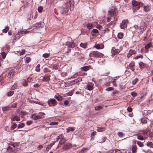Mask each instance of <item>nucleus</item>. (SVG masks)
<instances>
[{
    "label": "nucleus",
    "instance_id": "obj_1",
    "mask_svg": "<svg viewBox=\"0 0 153 153\" xmlns=\"http://www.w3.org/2000/svg\"><path fill=\"white\" fill-rule=\"evenodd\" d=\"M108 13L109 15V16H108L107 19V21L109 22L111 20L112 17H113V20L111 22V24H114L115 23V22L117 20V18L116 16V12L115 10L111 9L108 11Z\"/></svg>",
    "mask_w": 153,
    "mask_h": 153
},
{
    "label": "nucleus",
    "instance_id": "obj_2",
    "mask_svg": "<svg viewBox=\"0 0 153 153\" xmlns=\"http://www.w3.org/2000/svg\"><path fill=\"white\" fill-rule=\"evenodd\" d=\"M132 2L133 6L136 7L137 10L139 9L140 7L142 6L143 5V3L137 1L135 0L132 1Z\"/></svg>",
    "mask_w": 153,
    "mask_h": 153
},
{
    "label": "nucleus",
    "instance_id": "obj_3",
    "mask_svg": "<svg viewBox=\"0 0 153 153\" xmlns=\"http://www.w3.org/2000/svg\"><path fill=\"white\" fill-rule=\"evenodd\" d=\"M74 4V3L73 0H68L64 6L68 9L69 7H70L71 6L72 7Z\"/></svg>",
    "mask_w": 153,
    "mask_h": 153
},
{
    "label": "nucleus",
    "instance_id": "obj_4",
    "mask_svg": "<svg viewBox=\"0 0 153 153\" xmlns=\"http://www.w3.org/2000/svg\"><path fill=\"white\" fill-rule=\"evenodd\" d=\"M56 101L54 99H50L48 101V103L50 106H54L56 105Z\"/></svg>",
    "mask_w": 153,
    "mask_h": 153
},
{
    "label": "nucleus",
    "instance_id": "obj_5",
    "mask_svg": "<svg viewBox=\"0 0 153 153\" xmlns=\"http://www.w3.org/2000/svg\"><path fill=\"white\" fill-rule=\"evenodd\" d=\"M92 53L94 56L97 58H101L104 56L101 53L97 51H94Z\"/></svg>",
    "mask_w": 153,
    "mask_h": 153
},
{
    "label": "nucleus",
    "instance_id": "obj_6",
    "mask_svg": "<svg viewBox=\"0 0 153 153\" xmlns=\"http://www.w3.org/2000/svg\"><path fill=\"white\" fill-rule=\"evenodd\" d=\"M39 114H40V115H38L36 114H33L32 115L33 118L35 120H39L42 118V116L44 115V113L42 112L39 113Z\"/></svg>",
    "mask_w": 153,
    "mask_h": 153
},
{
    "label": "nucleus",
    "instance_id": "obj_7",
    "mask_svg": "<svg viewBox=\"0 0 153 153\" xmlns=\"http://www.w3.org/2000/svg\"><path fill=\"white\" fill-rule=\"evenodd\" d=\"M128 22V21L127 19L123 20L120 26L121 28L123 29H125L126 27L127 26V23Z\"/></svg>",
    "mask_w": 153,
    "mask_h": 153
},
{
    "label": "nucleus",
    "instance_id": "obj_8",
    "mask_svg": "<svg viewBox=\"0 0 153 153\" xmlns=\"http://www.w3.org/2000/svg\"><path fill=\"white\" fill-rule=\"evenodd\" d=\"M120 50L118 49H116L115 48L113 47L112 49L111 53L112 56H114L115 54L118 53L120 52Z\"/></svg>",
    "mask_w": 153,
    "mask_h": 153
},
{
    "label": "nucleus",
    "instance_id": "obj_9",
    "mask_svg": "<svg viewBox=\"0 0 153 153\" xmlns=\"http://www.w3.org/2000/svg\"><path fill=\"white\" fill-rule=\"evenodd\" d=\"M50 77L51 76L50 75H46L45 76H41L40 79L43 81L47 82L50 79Z\"/></svg>",
    "mask_w": 153,
    "mask_h": 153
},
{
    "label": "nucleus",
    "instance_id": "obj_10",
    "mask_svg": "<svg viewBox=\"0 0 153 153\" xmlns=\"http://www.w3.org/2000/svg\"><path fill=\"white\" fill-rule=\"evenodd\" d=\"M59 10L62 14H65L68 12V9L64 6L62 7H60Z\"/></svg>",
    "mask_w": 153,
    "mask_h": 153
},
{
    "label": "nucleus",
    "instance_id": "obj_11",
    "mask_svg": "<svg viewBox=\"0 0 153 153\" xmlns=\"http://www.w3.org/2000/svg\"><path fill=\"white\" fill-rule=\"evenodd\" d=\"M72 147V144L70 143H67L64 145L63 148L65 150H67L70 149Z\"/></svg>",
    "mask_w": 153,
    "mask_h": 153
},
{
    "label": "nucleus",
    "instance_id": "obj_12",
    "mask_svg": "<svg viewBox=\"0 0 153 153\" xmlns=\"http://www.w3.org/2000/svg\"><path fill=\"white\" fill-rule=\"evenodd\" d=\"M134 66L135 62H131L128 65L129 68L133 71L134 70Z\"/></svg>",
    "mask_w": 153,
    "mask_h": 153
},
{
    "label": "nucleus",
    "instance_id": "obj_13",
    "mask_svg": "<svg viewBox=\"0 0 153 153\" xmlns=\"http://www.w3.org/2000/svg\"><path fill=\"white\" fill-rule=\"evenodd\" d=\"M136 53V51L134 50H130L128 54H127V57L128 58L129 57H130L131 55H132L133 54H134L135 53Z\"/></svg>",
    "mask_w": 153,
    "mask_h": 153
},
{
    "label": "nucleus",
    "instance_id": "obj_14",
    "mask_svg": "<svg viewBox=\"0 0 153 153\" xmlns=\"http://www.w3.org/2000/svg\"><path fill=\"white\" fill-rule=\"evenodd\" d=\"M14 71L13 70H11L8 73L7 77L9 78H11L13 77Z\"/></svg>",
    "mask_w": 153,
    "mask_h": 153
},
{
    "label": "nucleus",
    "instance_id": "obj_15",
    "mask_svg": "<svg viewBox=\"0 0 153 153\" xmlns=\"http://www.w3.org/2000/svg\"><path fill=\"white\" fill-rule=\"evenodd\" d=\"M67 43V45H68L71 48H74L76 45L73 42H68Z\"/></svg>",
    "mask_w": 153,
    "mask_h": 153
},
{
    "label": "nucleus",
    "instance_id": "obj_16",
    "mask_svg": "<svg viewBox=\"0 0 153 153\" xmlns=\"http://www.w3.org/2000/svg\"><path fill=\"white\" fill-rule=\"evenodd\" d=\"M131 149L132 153H136L137 148L136 146L133 145Z\"/></svg>",
    "mask_w": 153,
    "mask_h": 153
},
{
    "label": "nucleus",
    "instance_id": "obj_17",
    "mask_svg": "<svg viewBox=\"0 0 153 153\" xmlns=\"http://www.w3.org/2000/svg\"><path fill=\"white\" fill-rule=\"evenodd\" d=\"M11 109V107H10V106L4 107L2 108V110L3 111H5L7 110H9Z\"/></svg>",
    "mask_w": 153,
    "mask_h": 153
},
{
    "label": "nucleus",
    "instance_id": "obj_18",
    "mask_svg": "<svg viewBox=\"0 0 153 153\" xmlns=\"http://www.w3.org/2000/svg\"><path fill=\"white\" fill-rule=\"evenodd\" d=\"M105 129L106 128L104 127H99L97 128V130L98 132H101L105 131Z\"/></svg>",
    "mask_w": 153,
    "mask_h": 153
},
{
    "label": "nucleus",
    "instance_id": "obj_19",
    "mask_svg": "<svg viewBox=\"0 0 153 153\" xmlns=\"http://www.w3.org/2000/svg\"><path fill=\"white\" fill-rule=\"evenodd\" d=\"M11 120L12 121H14L15 120L19 121L20 120V118L18 116H14L12 118H11Z\"/></svg>",
    "mask_w": 153,
    "mask_h": 153
},
{
    "label": "nucleus",
    "instance_id": "obj_20",
    "mask_svg": "<svg viewBox=\"0 0 153 153\" xmlns=\"http://www.w3.org/2000/svg\"><path fill=\"white\" fill-rule=\"evenodd\" d=\"M14 91L11 90L10 91H8L7 93V95L8 96L10 97L12 96L14 94Z\"/></svg>",
    "mask_w": 153,
    "mask_h": 153
},
{
    "label": "nucleus",
    "instance_id": "obj_21",
    "mask_svg": "<svg viewBox=\"0 0 153 153\" xmlns=\"http://www.w3.org/2000/svg\"><path fill=\"white\" fill-rule=\"evenodd\" d=\"M146 145L150 148H153V143L152 142L148 141L146 143Z\"/></svg>",
    "mask_w": 153,
    "mask_h": 153
},
{
    "label": "nucleus",
    "instance_id": "obj_22",
    "mask_svg": "<svg viewBox=\"0 0 153 153\" xmlns=\"http://www.w3.org/2000/svg\"><path fill=\"white\" fill-rule=\"evenodd\" d=\"M74 130V128L73 127H69L67 128L66 129V132L68 133L70 131H73Z\"/></svg>",
    "mask_w": 153,
    "mask_h": 153
},
{
    "label": "nucleus",
    "instance_id": "obj_23",
    "mask_svg": "<svg viewBox=\"0 0 153 153\" xmlns=\"http://www.w3.org/2000/svg\"><path fill=\"white\" fill-rule=\"evenodd\" d=\"M88 149V148H84L79 152V153H83L86 152Z\"/></svg>",
    "mask_w": 153,
    "mask_h": 153
},
{
    "label": "nucleus",
    "instance_id": "obj_24",
    "mask_svg": "<svg viewBox=\"0 0 153 153\" xmlns=\"http://www.w3.org/2000/svg\"><path fill=\"white\" fill-rule=\"evenodd\" d=\"M80 45L81 47L85 48L87 47V43H81L80 44Z\"/></svg>",
    "mask_w": 153,
    "mask_h": 153
},
{
    "label": "nucleus",
    "instance_id": "obj_25",
    "mask_svg": "<svg viewBox=\"0 0 153 153\" xmlns=\"http://www.w3.org/2000/svg\"><path fill=\"white\" fill-rule=\"evenodd\" d=\"M144 11L145 12H148L149 11L150 8L148 5L144 7Z\"/></svg>",
    "mask_w": 153,
    "mask_h": 153
},
{
    "label": "nucleus",
    "instance_id": "obj_26",
    "mask_svg": "<svg viewBox=\"0 0 153 153\" xmlns=\"http://www.w3.org/2000/svg\"><path fill=\"white\" fill-rule=\"evenodd\" d=\"M9 27L8 26H7L5 28L2 30V32L4 33H7L9 30Z\"/></svg>",
    "mask_w": 153,
    "mask_h": 153
},
{
    "label": "nucleus",
    "instance_id": "obj_27",
    "mask_svg": "<svg viewBox=\"0 0 153 153\" xmlns=\"http://www.w3.org/2000/svg\"><path fill=\"white\" fill-rule=\"evenodd\" d=\"M86 26L88 29H90L92 28L93 25L91 23H88L87 24Z\"/></svg>",
    "mask_w": 153,
    "mask_h": 153
},
{
    "label": "nucleus",
    "instance_id": "obj_28",
    "mask_svg": "<svg viewBox=\"0 0 153 153\" xmlns=\"http://www.w3.org/2000/svg\"><path fill=\"white\" fill-rule=\"evenodd\" d=\"M17 87V85L15 83L11 87V90L12 91L14 90Z\"/></svg>",
    "mask_w": 153,
    "mask_h": 153
},
{
    "label": "nucleus",
    "instance_id": "obj_29",
    "mask_svg": "<svg viewBox=\"0 0 153 153\" xmlns=\"http://www.w3.org/2000/svg\"><path fill=\"white\" fill-rule=\"evenodd\" d=\"M89 67L88 66H85L83 67L82 68V70L84 71H87L88 70Z\"/></svg>",
    "mask_w": 153,
    "mask_h": 153
},
{
    "label": "nucleus",
    "instance_id": "obj_30",
    "mask_svg": "<svg viewBox=\"0 0 153 153\" xmlns=\"http://www.w3.org/2000/svg\"><path fill=\"white\" fill-rule=\"evenodd\" d=\"M123 37V34L122 33H118L117 37L119 39H122Z\"/></svg>",
    "mask_w": 153,
    "mask_h": 153
},
{
    "label": "nucleus",
    "instance_id": "obj_31",
    "mask_svg": "<svg viewBox=\"0 0 153 153\" xmlns=\"http://www.w3.org/2000/svg\"><path fill=\"white\" fill-rule=\"evenodd\" d=\"M152 45L151 43H149L146 45L145 46V48L146 49H149Z\"/></svg>",
    "mask_w": 153,
    "mask_h": 153
},
{
    "label": "nucleus",
    "instance_id": "obj_32",
    "mask_svg": "<svg viewBox=\"0 0 153 153\" xmlns=\"http://www.w3.org/2000/svg\"><path fill=\"white\" fill-rule=\"evenodd\" d=\"M137 145L140 147H143L144 146L143 144V143L140 141H137Z\"/></svg>",
    "mask_w": 153,
    "mask_h": 153
},
{
    "label": "nucleus",
    "instance_id": "obj_33",
    "mask_svg": "<svg viewBox=\"0 0 153 153\" xmlns=\"http://www.w3.org/2000/svg\"><path fill=\"white\" fill-rule=\"evenodd\" d=\"M55 98L59 101H60L62 100V98L61 96H58L55 97Z\"/></svg>",
    "mask_w": 153,
    "mask_h": 153
},
{
    "label": "nucleus",
    "instance_id": "obj_34",
    "mask_svg": "<svg viewBox=\"0 0 153 153\" xmlns=\"http://www.w3.org/2000/svg\"><path fill=\"white\" fill-rule=\"evenodd\" d=\"M87 89L89 90H92L93 88V86L91 85H88L87 86Z\"/></svg>",
    "mask_w": 153,
    "mask_h": 153
},
{
    "label": "nucleus",
    "instance_id": "obj_35",
    "mask_svg": "<svg viewBox=\"0 0 153 153\" xmlns=\"http://www.w3.org/2000/svg\"><path fill=\"white\" fill-rule=\"evenodd\" d=\"M144 66V64L143 62H140L139 63V67L140 68H143Z\"/></svg>",
    "mask_w": 153,
    "mask_h": 153
},
{
    "label": "nucleus",
    "instance_id": "obj_36",
    "mask_svg": "<svg viewBox=\"0 0 153 153\" xmlns=\"http://www.w3.org/2000/svg\"><path fill=\"white\" fill-rule=\"evenodd\" d=\"M1 54L3 59H4L6 57V53L5 52H3L1 53Z\"/></svg>",
    "mask_w": 153,
    "mask_h": 153
},
{
    "label": "nucleus",
    "instance_id": "obj_37",
    "mask_svg": "<svg viewBox=\"0 0 153 153\" xmlns=\"http://www.w3.org/2000/svg\"><path fill=\"white\" fill-rule=\"evenodd\" d=\"M101 139H102V140H99V143H103L105 141V138L104 137H102V138Z\"/></svg>",
    "mask_w": 153,
    "mask_h": 153
},
{
    "label": "nucleus",
    "instance_id": "obj_38",
    "mask_svg": "<svg viewBox=\"0 0 153 153\" xmlns=\"http://www.w3.org/2000/svg\"><path fill=\"white\" fill-rule=\"evenodd\" d=\"M66 141L65 139L60 140L59 143L60 144L62 145L64 143H65Z\"/></svg>",
    "mask_w": 153,
    "mask_h": 153
},
{
    "label": "nucleus",
    "instance_id": "obj_39",
    "mask_svg": "<svg viewBox=\"0 0 153 153\" xmlns=\"http://www.w3.org/2000/svg\"><path fill=\"white\" fill-rule=\"evenodd\" d=\"M24 126H25L24 123H21L19 124L18 128H23Z\"/></svg>",
    "mask_w": 153,
    "mask_h": 153
},
{
    "label": "nucleus",
    "instance_id": "obj_40",
    "mask_svg": "<svg viewBox=\"0 0 153 153\" xmlns=\"http://www.w3.org/2000/svg\"><path fill=\"white\" fill-rule=\"evenodd\" d=\"M78 82V81L77 79H74V80L71 81V84L72 85L75 84V83H77Z\"/></svg>",
    "mask_w": 153,
    "mask_h": 153
},
{
    "label": "nucleus",
    "instance_id": "obj_41",
    "mask_svg": "<svg viewBox=\"0 0 153 153\" xmlns=\"http://www.w3.org/2000/svg\"><path fill=\"white\" fill-rule=\"evenodd\" d=\"M95 110L98 111L99 110L102 109V107L98 105V106L95 107Z\"/></svg>",
    "mask_w": 153,
    "mask_h": 153
},
{
    "label": "nucleus",
    "instance_id": "obj_42",
    "mask_svg": "<svg viewBox=\"0 0 153 153\" xmlns=\"http://www.w3.org/2000/svg\"><path fill=\"white\" fill-rule=\"evenodd\" d=\"M17 126L16 124L15 123H13V125L12 126L11 128L12 129H14Z\"/></svg>",
    "mask_w": 153,
    "mask_h": 153
},
{
    "label": "nucleus",
    "instance_id": "obj_43",
    "mask_svg": "<svg viewBox=\"0 0 153 153\" xmlns=\"http://www.w3.org/2000/svg\"><path fill=\"white\" fill-rule=\"evenodd\" d=\"M58 124V122H53L50 123V124L51 125H57Z\"/></svg>",
    "mask_w": 153,
    "mask_h": 153
},
{
    "label": "nucleus",
    "instance_id": "obj_44",
    "mask_svg": "<svg viewBox=\"0 0 153 153\" xmlns=\"http://www.w3.org/2000/svg\"><path fill=\"white\" fill-rule=\"evenodd\" d=\"M31 61V58L29 57H27L25 59V62L28 63Z\"/></svg>",
    "mask_w": 153,
    "mask_h": 153
},
{
    "label": "nucleus",
    "instance_id": "obj_45",
    "mask_svg": "<svg viewBox=\"0 0 153 153\" xmlns=\"http://www.w3.org/2000/svg\"><path fill=\"white\" fill-rule=\"evenodd\" d=\"M43 8L42 6H40L38 8V10L39 13H41L42 12Z\"/></svg>",
    "mask_w": 153,
    "mask_h": 153
},
{
    "label": "nucleus",
    "instance_id": "obj_46",
    "mask_svg": "<svg viewBox=\"0 0 153 153\" xmlns=\"http://www.w3.org/2000/svg\"><path fill=\"white\" fill-rule=\"evenodd\" d=\"M22 84L23 86H26L28 85V84L26 81L24 80L22 82Z\"/></svg>",
    "mask_w": 153,
    "mask_h": 153
},
{
    "label": "nucleus",
    "instance_id": "obj_47",
    "mask_svg": "<svg viewBox=\"0 0 153 153\" xmlns=\"http://www.w3.org/2000/svg\"><path fill=\"white\" fill-rule=\"evenodd\" d=\"M137 138L140 140H143L144 139V138L143 136L141 135H138L137 137Z\"/></svg>",
    "mask_w": 153,
    "mask_h": 153
},
{
    "label": "nucleus",
    "instance_id": "obj_48",
    "mask_svg": "<svg viewBox=\"0 0 153 153\" xmlns=\"http://www.w3.org/2000/svg\"><path fill=\"white\" fill-rule=\"evenodd\" d=\"M130 94L133 97H136L137 95V93L134 91L131 92Z\"/></svg>",
    "mask_w": 153,
    "mask_h": 153
},
{
    "label": "nucleus",
    "instance_id": "obj_49",
    "mask_svg": "<svg viewBox=\"0 0 153 153\" xmlns=\"http://www.w3.org/2000/svg\"><path fill=\"white\" fill-rule=\"evenodd\" d=\"M49 56V55L47 53H45L43 54L42 56L45 58L48 57Z\"/></svg>",
    "mask_w": 153,
    "mask_h": 153
},
{
    "label": "nucleus",
    "instance_id": "obj_50",
    "mask_svg": "<svg viewBox=\"0 0 153 153\" xmlns=\"http://www.w3.org/2000/svg\"><path fill=\"white\" fill-rule=\"evenodd\" d=\"M113 90H114V88L112 87H109L106 89V90L107 91H110Z\"/></svg>",
    "mask_w": 153,
    "mask_h": 153
},
{
    "label": "nucleus",
    "instance_id": "obj_51",
    "mask_svg": "<svg viewBox=\"0 0 153 153\" xmlns=\"http://www.w3.org/2000/svg\"><path fill=\"white\" fill-rule=\"evenodd\" d=\"M7 150L9 151L10 152H12L13 151V150L12 147H11L10 146H9L7 149Z\"/></svg>",
    "mask_w": 153,
    "mask_h": 153
},
{
    "label": "nucleus",
    "instance_id": "obj_52",
    "mask_svg": "<svg viewBox=\"0 0 153 153\" xmlns=\"http://www.w3.org/2000/svg\"><path fill=\"white\" fill-rule=\"evenodd\" d=\"M118 135L120 137H123V134L122 132H119L118 133Z\"/></svg>",
    "mask_w": 153,
    "mask_h": 153
},
{
    "label": "nucleus",
    "instance_id": "obj_53",
    "mask_svg": "<svg viewBox=\"0 0 153 153\" xmlns=\"http://www.w3.org/2000/svg\"><path fill=\"white\" fill-rule=\"evenodd\" d=\"M138 81V79L137 78H136L134 80H133L132 82L133 84V85L135 84Z\"/></svg>",
    "mask_w": 153,
    "mask_h": 153
},
{
    "label": "nucleus",
    "instance_id": "obj_54",
    "mask_svg": "<svg viewBox=\"0 0 153 153\" xmlns=\"http://www.w3.org/2000/svg\"><path fill=\"white\" fill-rule=\"evenodd\" d=\"M94 47L97 49H100V45L99 44H97V45H95Z\"/></svg>",
    "mask_w": 153,
    "mask_h": 153
},
{
    "label": "nucleus",
    "instance_id": "obj_55",
    "mask_svg": "<svg viewBox=\"0 0 153 153\" xmlns=\"http://www.w3.org/2000/svg\"><path fill=\"white\" fill-rule=\"evenodd\" d=\"M101 60V59L99 60V61H98V63L99 64H102L105 61V60L103 59L102 61H100Z\"/></svg>",
    "mask_w": 153,
    "mask_h": 153
},
{
    "label": "nucleus",
    "instance_id": "obj_56",
    "mask_svg": "<svg viewBox=\"0 0 153 153\" xmlns=\"http://www.w3.org/2000/svg\"><path fill=\"white\" fill-rule=\"evenodd\" d=\"M25 50L23 49L19 53V54L20 55H22L24 54L25 53Z\"/></svg>",
    "mask_w": 153,
    "mask_h": 153
},
{
    "label": "nucleus",
    "instance_id": "obj_57",
    "mask_svg": "<svg viewBox=\"0 0 153 153\" xmlns=\"http://www.w3.org/2000/svg\"><path fill=\"white\" fill-rule=\"evenodd\" d=\"M127 110L128 111L130 112H131L132 110V108L130 107H128L127 108Z\"/></svg>",
    "mask_w": 153,
    "mask_h": 153
},
{
    "label": "nucleus",
    "instance_id": "obj_58",
    "mask_svg": "<svg viewBox=\"0 0 153 153\" xmlns=\"http://www.w3.org/2000/svg\"><path fill=\"white\" fill-rule=\"evenodd\" d=\"M36 103L38 104L39 105H42L43 106H46V105H45V104L42 103H40L38 102H36Z\"/></svg>",
    "mask_w": 153,
    "mask_h": 153
},
{
    "label": "nucleus",
    "instance_id": "obj_59",
    "mask_svg": "<svg viewBox=\"0 0 153 153\" xmlns=\"http://www.w3.org/2000/svg\"><path fill=\"white\" fill-rule=\"evenodd\" d=\"M44 72H50L51 71L49 70L47 68H45L44 69Z\"/></svg>",
    "mask_w": 153,
    "mask_h": 153
},
{
    "label": "nucleus",
    "instance_id": "obj_60",
    "mask_svg": "<svg viewBox=\"0 0 153 153\" xmlns=\"http://www.w3.org/2000/svg\"><path fill=\"white\" fill-rule=\"evenodd\" d=\"M92 31L93 32L95 33H97L98 32V30L97 29H93L92 30Z\"/></svg>",
    "mask_w": 153,
    "mask_h": 153
},
{
    "label": "nucleus",
    "instance_id": "obj_61",
    "mask_svg": "<svg viewBox=\"0 0 153 153\" xmlns=\"http://www.w3.org/2000/svg\"><path fill=\"white\" fill-rule=\"evenodd\" d=\"M80 54V52L79 51L76 52L75 53L74 55L75 56H78Z\"/></svg>",
    "mask_w": 153,
    "mask_h": 153
},
{
    "label": "nucleus",
    "instance_id": "obj_62",
    "mask_svg": "<svg viewBox=\"0 0 153 153\" xmlns=\"http://www.w3.org/2000/svg\"><path fill=\"white\" fill-rule=\"evenodd\" d=\"M69 104V102L68 100H66L64 102V104L65 105H67Z\"/></svg>",
    "mask_w": 153,
    "mask_h": 153
},
{
    "label": "nucleus",
    "instance_id": "obj_63",
    "mask_svg": "<svg viewBox=\"0 0 153 153\" xmlns=\"http://www.w3.org/2000/svg\"><path fill=\"white\" fill-rule=\"evenodd\" d=\"M51 146H49V145L46 148V150L47 151L49 150L51 148Z\"/></svg>",
    "mask_w": 153,
    "mask_h": 153
},
{
    "label": "nucleus",
    "instance_id": "obj_64",
    "mask_svg": "<svg viewBox=\"0 0 153 153\" xmlns=\"http://www.w3.org/2000/svg\"><path fill=\"white\" fill-rule=\"evenodd\" d=\"M43 147V146L42 145H40L37 148V149L38 150H40Z\"/></svg>",
    "mask_w": 153,
    "mask_h": 153
}]
</instances>
